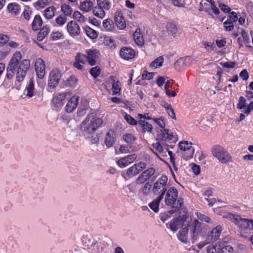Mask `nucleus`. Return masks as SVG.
<instances>
[{"instance_id":"nucleus-17","label":"nucleus","mask_w":253,"mask_h":253,"mask_svg":"<svg viewBox=\"0 0 253 253\" xmlns=\"http://www.w3.org/2000/svg\"><path fill=\"white\" fill-rule=\"evenodd\" d=\"M120 55L123 59L129 60L134 58L135 52L129 47H124L121 49Z\"/></svg>"},{"instance_id":"nucleus-29","label":"nucleus","mask_w":253,"mask_h":253,"mask_svg":"<svg viewBox=\"0 0 253 253\" xmlns=\"http://www.w3.org/2000/svg\"><path fill=\"white\" fill-rule=\"evenodd\" d=\"M220 248V242H217L215 244H211L207 247V252L208 253H219Z\"/></svg>"},{"instance_id":"nucleus-57","label":"nucleus","mask_w":253,"mask_h":253,"mask_svg":"<svg viewBox=\"0 0 253 253\" xmlns=\"http://www.w3.org/2000/svg\"><path fill=\"white\" fill-rule=\"evenodd\" d=\"M105 44L110 47L111 49H114L116 47V45L114 41L109 38H107L105 39Z\"/></svg>"},{"instance_id":"nucleus-58","label":"nucleus","mask_w":253,"mask_h":253,"mask_svg":"<svg viewBox=\"0 0 253 253\" xmlns=\"http://www.w3.org/2000/svg\"><path fill=\"white\" fill-rule=\"evenodd\" d=\"M197 215L198 218L201 221H204L207 223H210L211 221V219L209 216H206L205 215L200 213H197Z\"/></svg>"},{"instance_id":"nucleus-54","label":"nucleus","mask_w":253,"mask_h":253,"mask_svg":"<svg viewBox=\"0 0 253 253\" xmlns=\"http://www.w3.org/2000/svg\"><path fill=\"white\" fill-rule=\"evenodd\" d=\"M224 27L226 31H231L234 29L233 23L230 21L226 20L223 23Z\"/></svg>"},{"instance_id":"nucleus-24","label":"nucleus","mask_w":253,"mask_h":253,"mask_svg":"<svg viewBox=\"0 0 253 253\" xmlns=\"http://www.w3.org/2000/svg\"><path fill=\"white\" fill-rule=\"evenodd\" d=\"M67 93H61L54 97L52 99V103L57 107L61 106L63 104V101L65 100L67 96Z\"/></svg>"},{"instance_id":"nucleus-49","label":"nucleus","mask_w":253,"mask_h":253,"mask_svg":"<svg viewBox=\"0 0 253 253\" xmlns=\"http://www.w3.org/2000/svg\"><path fill=\"white\" fill-rule=\"evenodd\" d=\"M77 83V79L75 76H71L66 82V84L70 86H75Z\"/></svg>"},{"instance_id":"nucleus-55","label":"nucleus","mask_w":253,"mask_h":253,"mask_svg":"<svg viewBox=\"0 0 253 253\" xmlns=\"http://www.w3.org/2000/svg\"><path fill=\"white\" fill-rule=\"evenodd\" d=\"M93 249L92 250L93 253H99L102 251V247L100 243H95L92 244Z\"/></svg>"},{"instance_id":"nucleus-41","label":"nucleus","mask_w":253,"mask_h":253,"mask_svg":"<svg viewBox=\"0 0 253 253\" xmlns=\"http://www.w3.org/2000/svg\"><path fill=\"white\" fill-rule=\"evenodd\" d=\"M233 248L230 245L223 246L220 242L219 253H233Z\"/></svg>"},{"instance_id":"nucleus-50","label":"nucleus","mask_w":253,"mask_h":253,"mask_svg":"<svg viewBox=\"0 0 253 253\" xmlns=\"http://www.w3.org/2000/svg\"><path fill=\"white\" fill-rule=\"evenodd\" d=\"M117 163L120 168H122L130 164L125 157L119 160Z\"/></svg>"},{"instance_id":"nucleus-18","label":"nucleus","mask_w":253,"mask_h":253,"mask_svg":"<svg viewBox=\"0 0 253 253\" xmlns=\"http://www.w3.org/2000/svg\"><path fill=\"white\" fill-rule=\"evenodd\" d=\"M114 20L117 27L120 29H124L126 28V21L123 16V14L121 11H117L115 13L114 16Z\"/></svg>"},{"instance_id":"nucleus-3","label":"nucleus","mask_w":253,"mask_h":253,"mask_svg":"<svg viewBox=\"0 0 253 253\" xmlns=\"http://www.w3.org/2000/svg\"><path fill=\"white\" fill-rule=\"evenodd\" d=\"M165 195L166 204L172 206V210L169 211L170 213H173L181 208L183 204V200L178 197V191L175 188L171 187L169 188Z\"/></svg>"},{"instance_id":"nucleus-61","label":"nucleus","mask_w":253,"mask_h":253,"mask_svg":"<svg viewBox=\"0 0 253 253\" xmlns=\"http://www.w3.org/2000/svg\"><path fill=\"white\" fill-rule=\"evenodd\" d=\"M203 45L205 46V48L208 50H214V43L212 42H206L203 41L202 42Z\"/></svg>"},{"instance_id":"nucleus-42","label":"nucleus","mask_w":253,"mask_h":253,"mask_svg":"<svg viewBox=\"0 0 253 253\" xmlns=\"http://www.w3.org/2000/svg\"><path fill=\"white\" fill-rule=\"evenodd\" d=\"M103 26L106 30L111 31L114 28L113 22L110 19H107L104 20L103 22Z\"/></svg>"},{"instance_id":"nucleus-2","label":"nucleus","mask_w":253,"mask_h":253,"mask_svg":"<svg viewBox=\"0 0 253 253\" xmlns=\"http://www.w3.org/2000/svg\"><path fill=\"white\" fill-rule=\"evenodd\" d=\"M20 60V52H15L7 67L6 77L7 79H11L14 75H15L17 81L20 82L23 81L30 67V62L29 60L24 59L19 63Z\"/></svg>"},{"instance_id":"nucleus-20","label":"nucleus","mask_w":253,"mask_h":253,"mask_svg":"<svg viewBox=\"0 0 253 253\" xmlns=\"http://www.w3.org/2000/svg\"><path fill=\"white\" fill-rule=\"evenodd\" d=\"M115 132L112 130H110L106 133L105 137V144L108 148L111 147L115 143Z\"/></svg>"},{"instance_id":"nucleus-15","label":"nucleus","mask_w":253,"mask_h":253,"mask_svg":"<svg viewBox=\"0 0 253 253\" xmlns=\"http://www.w3.org/2000/svg\"><path fill=\"white\" fill-rule=\"evenodd\" d=\"M87 58L85 55L80 53H78L75 56V61L74 62L73 66L75 68L79 70L83 69V65L85 64Z\"/></svg>"},{"instance_id":"nucleus-32","label":"nucleus","mask_w":253,"mask_h":253,"mask_svg":"<svg viewBox=\"0 0 253 253\" xmlns=\"http://www.w3.org/2000/svg\"><path fill=\"white\" fill-rule=\"evenodd\" d=\"M93 6V3L90 0H85L81 2L80 9L85 12L89 11L91 10Z\"/></svg>"},{"instance_id":"nucleus-6","label":"nucleus","mask_w":253,"mask_h":253,"mask_svg":"<svg viewBox=\"0 0 253 253\" xmlns=\"http://www.w3.org/2000/svg\"><path fill=\"white\" fill-rule=\"evenodd\" d=\"M168 178L165 175H162L153 183L152 191L155 195L164 198L168 190Z\"/></svg>"},{"instance_id":"nucleus-45","label":"nucleus","mask_w":253,"mask_h":253,"mask_svg":"<svg viewBox=\"0 0 253 253\" xmlns=\"http://www.w3.org/2000/svg\"><path fill=\"white\" fill-rule=\"evenodd\" d=\"M51 38L53 41H57L59 39H63L64 36L63 33L61 32H53L51 34Z\"/></svg>"},{"instance_id":"nucleus-51","label":"nucleus","mask_w":253,"mask_h":253,"mask_svg":"<svg viewBox=\"0 0 253 253\" xmlns=\"http://www.w3.org/2000/svg\"><path fill=\"white\" fill-rule=\"evenodd\" d=\"M246 106V99L243 96H240L238 99V103L237 105V108L242 109Z\"/></svg>"},{"instance_id":"nucleus-9","label":"nucleus","mask_w":253,"mask_h":253,"mask_svg":"<svg viewBox=\"0 0 253 253\" xmlns=\"http://www.w3.org/2000/svg\"><path fill=\"white\" fill-rule=\"evenodd\" d=\"M61 78V73L57 69L52 70L49 74L48 86L50 88H54L58 85Z\"/></svg>"},{"instance_id":"nucleus-56","label":"nucleus","mask_w":253,"mask_h":253,"mask_svg":"<svg viewBox=\"0 0 253 253\" xmlns=\"http://www.w3.org/2000/svg\"><path fill=\"white\" fill-rule=\"evenodd\" d=\"M220 64L224 68H233L236 65V63L233 61H228L226 62H220Z\"/></svg>"},{"instance_id":"nucleus-16","label":"nucleus","mask_w":253,"mask_h":253,"mask_svg":"<svg viewBox=\"0 0 253 253\" xmlns=\"http://www.w3.org/2000/svg\"><path fill=\"white\" fill-rule=\"evenodd\" d=\"M87 61L91 66L96 64V59L99 55V52L96 49H89L86 51Z\"/></svg>"},{"instance_id":"nucleus-8","label":"nucleus","mask_w":253,"mask_h":253,"mask_svg":"<svg viewBox=\"0 0 253 253\" xmlns=\"http://www.w3.org/2000/svg\"><path fill=\"white\" fill-rule=\"evenodd\" d=\"M193 219L188 218L186 215H179L172 219L169 222V228L173 232H175L180 227H183L184 223L187 221L193 220Z\"/></svg>"},{"instance_id":"nucleus-46","label":"nucleus","mask_w":253,"mask_h":253,"mask_svg":"<svg viewBox=\"0 0 253 253\" xmlns=\"http://www.w3.org/2000/svg\"><path fill=\"white\" fill-rule=\"evenodd\" d=\"M100 72V68L98 66H96L91 68L89 73L94 78H96L99 76Z\"/></svg>"},{"instance_id":"nucleus-62","label":"nucleus","mask_w":253,"mask_h":253,"mask_svg":"<svg viewBox=\"0 0 253 253\" xmlns=\"http://www.w3.org/2000/svg\"><path fill=\"white\" fill-rule=\"evenodd\" d=\"M147 180V179L145 178L144 176L142 174V173L136 178L135 181V182L136 184L139 185L141 184L144 183Z\"/></svg>"},{"instance_id":"nucleus-5","label":"nucleus","mask_w":253,"mask_h":253,"mask_svg":"<svg viewBox=\"0 0 253 253\" xmlns=\"http://www.w3.org/2000/svg\"><path fill=\"white\" fill-rule=\"evenodd\" d=\"M212 155L221 164L231 162L232 157L228 151L220 145H215L211 149Z\"/></svg>"},{"instance_id":"nucleus-31","label":"nucleus","mask_w":253,"mask_h":253,"mask_svg":"<svg viewBox=\"0 0 253 253\" xmlns=\"http://www.w3.org/2000/svg\"><path fill=\"white\" fill-rule=\"evenodd\" d=\"M7 10L12 14L16 15L19 12L20 6L16 3H11L8 5Z\"/></svg>"},{"instance_id":"nucleus-64","label":"nucleus","mask_w":253,"mask_h":253,"mask_svg":"<svg viewBox=\"0 0 253 253\" xmlns=\"http://www.w3.org/2000/svg\"><path fill=\"white\" fill-rule=\"evenodd\" d=\"M67 19L65 17L59 16L56 18V22L59 25H63L66 22Z\"/></svg>"},{"instance_id":"nucleus-10","label":"nucleus","mask_w":253,"mask_h":253,"mask_svg":"<svg viewBox=\"0 0 253 253\" xmlns=\"http://www.w3.org/2000/svg\"><path fill=\"white\" fill-rule=\"evenodd\" d=\"M178 145L180 150L185 152L183 155L186 160H187L193 158L195 149L192 146V143L185 141L180 142Z\"/></svg>"},{"instance_id":"nucleus-19","label":"nucleus","mask_w":253,"mask_h":253,"mask_svg":"<svg viewBox=\"0 0 253 253\" xmlns=\"http://www.w3.org/2000/svg\"><path fill=\"white\" fill-rule=\"evenodd\" d=\"M159 137L162 140L165 141L175 140L173 133L168 129H164L161 130Z\"/></svg>"},{"instance_id":"nucleus-7","label":"nucleus","mask_w":253,"mask_h":253,"mask_svg":"<svg viewBox=\"0 0 253 253\" xmlns=\"http://www.w3.org/2000/svg\"><path fill=\"white\" fill-rule=\"evenodd\" d=\"M231 216L232 221L242 231L246 232L251 230L252 227H253V220L252 219L242 218L238 214H232Z\"/></svg>"},{"instance_id":"nucleus-12","label":"nucleus","mask_w":253,"mask_h":253,"mask_svg":"<svg viewBox=\"0 0 253 253\" xmlns=\"http://www.w3.org/2000/svg\"><path fill=\"white\" fill-rule=\"evenodd\" d=\"M35 69L38 77L40 79L43 78L45 74V65L42 58H38L36 60Z\"/></svg>"},{"instance_id":"nucleus-33","label":"nucleus","mask_w":253,"mask_h":253,"mask_svg":"<svg viewBox=\"0 0 253 253\" xmlns=\"http://www.w3.org/2000/svg\"><path fill=\"white\" fill-rule=\"evenodd\" d=\"M51 1L52 0H38L33 5L37 9H41L49 5Z\"/></svg>"},{"instance_id":"nucleus-60","label":"nucleus","mask_w":253,"mask_h":253,"mask_svg":"<svg viewBox=\"0 0 253 253\" xmlns=\"http://www.w3.org/2000/svg\"><path fill=\"white\" fill-rule=\"evenodd\" d=\"M154 74L153 73H149L147 71H144L142 75V78L143 80H151L153 78Z\"/></svg>"},{"instance_id":"nucleus-30","label":"nucleus","mask_w":253,"mask_h":253,"mask_svg":"<svg viewBox=\"0 0 253 253\" xmlns=\"http://www.w3.org/2000/svg\"><path fill=\"white\" fill-rule=\"evenodd\" d=\"M49 26L45 25L44 26L39 32L37 40L39 41H42L49 33Z\"/></svg>"},{"instance_id":"nucleus-34","label":"nucleus","mask_w":253,"mask_h":253,"mask_svg":"<svg viewBox=\"0 0 253 253\" xmlns=\"http://www.w3.org/2000/svg\"><path fill=\"white\" fill-rule=\"evenodd\" d=\"M56 8L55 7L51 6L47 7L44 10V16L48 19H51L55 15Z\"/></svg>"},{"instance_id":"nucleus-63","label":"nucleus","mask_w":253,"mask_h":253,"mask_svg":"<svg viewBox=\"0 0 253 253\" xmlns=\"http://www.w3.org/2000/svg\"><path fill=\"white\" fill-rule=\"evenodd\" d=\"M8 37L5 35H0V46H2L8 41Z\"/></svg>"},{"instance_id":"nucleus-22","label":"nucleus","mask_w":253,"mask_h":253,"mask_svg":"<svg viewBox=\"0 0 253 253\" xmlns=\"http://www.w3.org/2000/svg\"><path fill=\"white\" fill-rule=\"evenodd\" d=\"M25 93L28 97H32L36 94V91L35 89V83L32 79H31L29 84L26 87Z\"/></svg>"},{"instance_id":"nucleus-25","label":"nucleus","mask_w":253,"mask_h":253,"mask_svg":"<svg viewBox=\"0 0 253 253\" xmlns=\"http://www.w3.org/2000/svg\"><path fill=\"white\" fill-rule=\"evenodd\" d=\"M139 127L142 129V132L145 133L146 131L151 132L152 129V126L148 122L140 120L138 123Z\"/></svg>"},{"instance_id":"nucleus-11","label":"nucleus","mask_w":253,"mask_h":253,"mask_svg":"<svg viewBox=\"0 0 253 253\" xmlns=\"http://www.w3.org/2000/svg\"><path fill=\"white\" fill-rule=\"evenodd\" d=\"M146 168V164L144 162H139L135 164L127 169L126 173L128 177H132L137 175Z\"/></svg>"},{"instance_id":"nucleus-37","label":"nucleus","mask_w":253,"mask_h":253,"mask_svg":"<svg viewBox=\"0 0 253 253\" xmlns=\"http://www.w3.org/2000/svg\"><path fill=\"white\" fill-rule=\"evenodd\" d=\"M123 139L128 144H133L137 138L130 133H126L123 135Z\"/></svg>"},{"instance_id":"nucleus-23","label":"nucleus","mask_w":253,"mask_h":253,"mask_svg":"<svg viewBox=\"0 0 253 253\" xmlns=\"http://www.w3.org/2000/svg\"><path fill=\"white\" fill-rule=\"evenodd\" d=\"M133 39L136 44L140 46L143 45L144 41L139 29H136L133 33Z\"/></svg>"},{"instance_id":"nucleus-52","label":"nucleus","mask_w":253,"mask_h":253,"mask_svg":"<svg viewBox=\"0 0 253 253\" xmlns=\"http://www.w3.org/2000/svg\"><path fill=\"white\" fill-rule=\"evenodd\" d=\"M124 118L127 123L130 125H135L137 124V122L128 114H126L124 116Z\"/></svg>"},{"instance_id":"nucleus-26","label":"nucleus","mask_w":253,"mask_h":253,"mask_svg":"<svg viewBox=\"0 0 253 253\" xmlns=\"http://www.w3.org/2000/svg\"><path fill=\"white\" fill-rule=\"evenodd\" d=\"M42 21L41 16L37 15L35 16L34 19L32 23V28L33 30H38L39 28L42 26Z\"/></svg>"},{"instance_id":"nucleus-44","label":"nucleus","mask_w":253,"mask_h":253,"mask_svg":"<svg viewBox=\"0 0 253 253\" xmlns=\"http://www.w3.org/2000/svg\"><path fill=\"white\" fill-rule=\"evenodd\" d=\"M85 32L87 36L91 39H95L97 37L96 31L89 27L86 28Z\"/></svg>"},{"instance_id":"nucleus-39","label":"nucleus","mask_w":253,"mask_h":253,"mask_svg":"<svg viewBox=\"0 0 253 253\" xmlns=\"http://www.w3.org/2000/svg\"><path fill=\"white\" fill-rule=\"evenodd\" d=\"M98 6L105 10H109L111 7L110 2L108 0H96Z\"/></svg>"},{"instance_id":"nucleus-36","label":"nucleus","mask_w":253,"mask_h":253,"mask_svg":"<svg viewBox=\"0 0 253 253\" xmlns=\"http://www.w3.org/2000/svg\"><path fill=\"white\" fill-rule=\"evenodd\" d=\"M172 83L170 82V80H167L165 82V85L164 86V89L165 91L166 94L169 97H175L176 95V92L175 91H172L171 92V94H169V87L171 86Z\"/></svg>"},{"instance_id":"nucleus-21","label":"nucleus","mask_w":253,"mask_h":253,"mask_svg":"<svg viewBox=\"0 0 253 253\" xmlns=\"http://www.w3.org/2000/svg\"><path fill=\"white\" fill-rule=\"evenodd\" d=\"M78 100L79 97L78 96H73L70 98L66 106V111L68 113H71L75 109L78 104Z\"/></svg>"},{"instance_id":"nucleus-59","label":"nucleus","mask_w":253,"mask_h":253,"mask_svg":"<svg viewBox=\"0 0 253 253\" xmlns=\"http://www.w3.org/2000/svg\"><path fill=\"white\" fill-rule=\"evenodd\" d=\"M238 17L237 13L235 12H232L229 14V18L227 19L228 21H230L232 23L236 22L238 20Z\"/></svg>"},{"instance_id":"nucleus-48","label":"nucleus","mask_w":253,"mask_h":253,"mask_svg":"<svg viewBox=\"0 0 253 253\" xmlns=\"http://www.w3.org/2000/svg\"><path fill=\"white\" fill-rule=\"evenodd\" d=\"M74 18L77 20L80 23H84L85 22V17L79 11H75L73 14Z\"/></svg>"},{"instance_id":"nucleus-27","label":"nucleus","mask_w":253,"mask_h":253,"mask_svg":"<svg viewBox=\"0 0 253 253\" xmlns=\"http://www.w3.org/2000/svg\"><path fill=\"white\" fill-rule=\"evenodd\" d=\"M164 198L158 196L157 198L154 200L149 204V207L155 212H157L159 211L160 203Z\"/></svg>"},{"instance_id":"nucleus-13","label":"nucleus","mask_w":253,"mask_h":253,"mask_svg":"<svg viewBox=\"0 0 253 253\" xmlns=\"http://www.w3.org/2000/svg\"><path fill=\"white\" fill-rule=\"evenodd\" d=\"M221 230L222 228L220 225H217L213 228L207 235L208 241H210V243L216 242L219 238Z\"/></svg>"},{"instance_id":"nucleus-1","label":"nucleus","mask_w":253,"mask_h":253,"mask_svg":"<svg viewBox=\"0 0 253 253\" xmlns=\"http://www.w3.org/2000/svg\"><path fill=\"white\" fill-rule=\"evenodd\" d=\"M208 226L202 224L198 219L187 221L179 231L177 236L178 240L184 244L189 242L188 237L189 231L190 240L192 243L203 239L207 234Z\"/></svg>"},{"instance_id":"nucleus-14","label":"nucleus","mask_w":253,"mask_h":253,"mask_svg":"<svg viewBox=\"0 0 253 253\" xmlns=\"http://www.w3.org/2000/svg\"><path fill=\"white\" fill-rule=\"evenodd\" d=\"M67 30L69 35L73 37L78 36L80 33V28L75 21H70L67 25Z\"/></svg>"},{"instance_id":"nucleus-4","label":"nucleus","mask_w":253,"mask_h":253,"mask_svg":"<svg viewBox=\"0 0 253 253\" xmlns=\"http://www.w3.org/2000/svg\"><path fill=\"white\" fill-rule=\"evenodd\" d=\"M103 123V120L100 118L95 117L94 114L87 115L85 119L81 125V130L87 134L93 133Z\"/></svg>"},{"instance_id":"nucleus-28","label":"nucleus","mask_w":253,"mask_h":253,"mask_svg":"<svg viewBox=\"0 0 253 253\" xmlns=\"http://www.w3.org/2000/svg\"><path fill=\"white\" fill-rule=\"evenodd\" d=\"M167 29L168 33L173 37H176L178 35L177 28L174 23L171 22H168L167 25Z\"/></svg>"},{"instance_id":"nucleus-53","label":"nucleus","mask_w":253,"mask_h":253,"mask_svg":"<svg viewBox=\"0 0 253 253\" xmlns=\"http://www.w3.org/2000/svg\"><path fill=\"white\" fill-rule=\"evenodd\" d=\"M119 81H113V83L112 84V91L113 92L114 94H117L119 92H120L121 88L119 86Z\"/></svg>"},{"instance_id":"nucleus-35","label":"nucleus","mask_w":253,"mask_h":253,"mask_svg":"<svg viewBox=\"0 0 253 253\" xmlns=\"http://www.w3.org/2000/svg\"><path fill=\"white\" fill-rule=\"evenodd\" d=\"M93 12L95 16L101 19L105 15V9L98 6L94 7Z\"/></svg>"},{"instance_id":"nucleus-38","label":"nucleus","mask_w":253,"mask_h":253,"mask_svg":"<svg viewBox=\"0 0 253 253\" xmlns=\"http://www.w3.org/2000/svg\"><path fill=\"white\" fill-rule=\"evenodd\" d=\"M164 62V58L163 56H159L153 61L150 65V67H155L157 68L163 66Z\"/></svg>"},{"instance_id":"nucleus-40","label":"nucleus","mask_w":253,"mask_h":253,"mask_svg":"<svg viewBox=\"0 0 253 253\" xmlns=\"http://www.w3.org/2000/svg\"><path fill=\"white\" fill-rule=\"evenodd\" d=\"M156 171L154 168H149L145 171H143L141 173L145 178L148 180L151 176H152Z\"/></svg>"},{"instance_id":"nucleus-43","label":"nucleus","mask_w":253,"mask_h":253,"mask_svg":"<svg viewBox=\"0 0 253 253\" xmlns=\"http://www.w3.org/2000/svg\"><path fill=\"white\" fill-rule=\"evenodd\" d=\"M151 185L149 182H146L139 190V192L142 193L144 195L147 196L150 192Z\"/></svg>"},{"instance_id":"nucleus-47","label":"nucleus","mask_w":253,"mask_h":253,"mask_svg":"<svg viewBox=\"0 0 253 253\" xmlns=\"http://www.w3.org/2000/svg\"><path fill=\"white\" fill-rule=\"evenodd\" d=\"M61 10L66 16L71 15L72 12V8L69 5L65 4L61 6Z\"/></svg>"}]
</instances>
